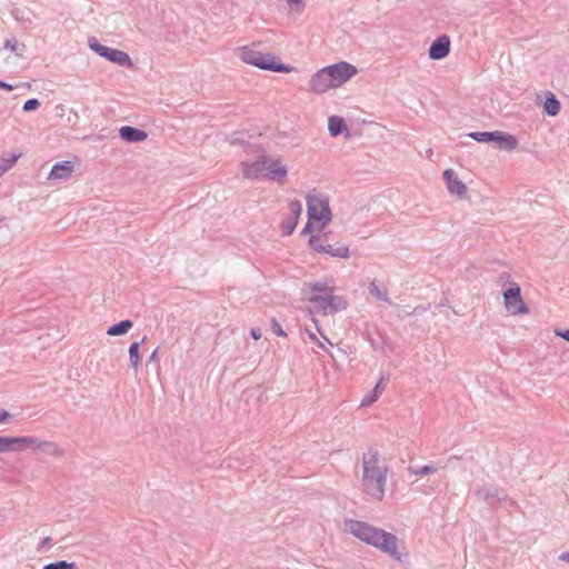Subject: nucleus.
<instances>
[{"mask_svg":"<svg viewBox=\"0 0 569 569\" xmlns=\"http://www.w3.org/2000/svg\"><path fill=\"white\" fill-rule=\"evenodd\" d=\"M362 486L365 492L372 498L382 500L387 482L388 467L379 460L377 449L370 448L362 458Z\"/></svg>","mask_w":569,"mask_h":569,"instance_id":"1","label":"nucleus"},{"mask_svg":"<svg viewBox=\"0 0 569 569\" xmlns=\"http://www.w3.org/2000/svg\"><path fill=\"white\" fill-rule=\"evenodd\" d=\"M307 214L309 220L318 223L317 229L322 230L332 220V212L327 197L307 196Z\"/></svg>","mask_w":569,"mask_h":569,"instance_id":"2","label":"nucleus"},{"mask_svg":"<svg viewBox=\"0 0 569 569\" xmlns=\"http://www.w3.org/2000/svg\"><path fill=\"white\" fill-rule=\"evenodd\" d=\"M469 138L481 143H491L500 150L511 151L516 149L518 141L511 133L503 131H472Z\"/></svg>","mask_w":569,"mask_h":569,"instance_id":"3","label":"nucleus"},{"mask_svg":"<svg viewBox=\"0 0 569 569\" xmlns=\"http://www.w3.org/2000/svg\"><path fill=\"white\" fill-rule=\"evenodd\" d=\"M367 545L378 548L396 560H401V553L398 550V538L381 528L372 527Z\"/></svg>","mask_w":569,"mask_h":569,"instance_id":"4","label":"nucleus"},{"mask_svg":"<svg viewBox=\"0 0 569 569\" xmlns=\"http://www.w3.org/2000/svg\"><path fill=\"white\" fill-rule=\"evenodd\" d=\"M88 46L93 52H96L98 56L107 59L110 62H113L124 68H133V62L127 52L103 46L99 42V40L96 37H90L88 39Z\"/></svg>","mask_w":569,"mask_h":569,"instance_id":"5","label":"nucleus"},{"mask_svg":"<svg viewBox=\"0 0 569 569\" xmlns=\"http://www.w3.org/2000/svg\"><path fill=\"white\" fill-rule=\"evenodd\" d=\"M331 287L323 281H315L305 283L301 293L318 311H323Z\"/></svg>","mask_w":569,"mask_h":569,"instance_id":"6","label":"nucleus"},{"mask_svg":"<svg viewBox=\"0 0 569 569\" xmlns=\"http://www.w3.org/2000/svg\"><path fill=\"white\" fill-rule=\"evenodd\" d=\"M503 303L507 312L512 316L527 315L530 312L529 307L523 301L521 289L518 283H511L502 291Z\"/></svg>","mask_w":569,"mask_h":569,"instance_id":"7","label":"nucleus"},{"mask_svg":"<svg viewBox=\"0 0 569 569\" xmlns=\"http://www.w3.org/2000/svg\"><path fill=\"white\" fill-rule=\"evenodd\" d=\"M323 70L333 88L342 86L358 73V69L347 61L329 64Z\"/></svg>","mask_w":569,"mask_h":569,"instance_id":"8","label":"nucleus"},{"mask_svg":"<svg viewBox=\"0 0 569 569\" xmlns=\"http://www.w3.org/2000/svg\"><path fill=\"white\" fill-rule=\"evenodd\" d=\"M270 161V157L261 154L257 160L252 162H242V174L246 179H266V164Z\"/></svg>","mask_w":569,"mask_h":569,"instance_id":"9","label":"nucleus"},{"mask_svg":"<svg viewBox=\"0 0 569 569\" xmlns=\"http://www.w3.org/2000/svg\"><path fill=\"white\" fill-rule=\"evenodd\" d=\"M290 216L282 220L280 223V229L282 231V236H291L295 231L299 218L302 213V204L298 199L291 200L289 202Z\"/></svg>","mask_w":569,"mask_h":569,"instance_id":"10","label":"nucleus"},{"mask_svg":"<svg viewBox=\"0 0 569 569\" xmlns=\"http://www.w3.org/2000/svg\"><path fill=\"white\" fill-rule=\"evenodd\" d=\"M451 41L448 34L437 37L430 44L428 54L431 60H441L450 53Z\"/></svg>","mask_w":569,"mask_h":569,"instance_id":"11","label":"nucleus"},{"mask_svg":"<svg viewBox=\"0 0 569 569\" xmlns=\"http://www.w3.org/2000/svg\"><path fill=\"white\" fill-rule=\"evenodd\" d=\"M442 178L450 194H457L460 199L467 194V186L457 177L452 169H446Z\"/></svg>","mask_w":569,"mask_h":569,"instance_id":"12","label":"nucleus"},{"mask_svg":"<svg viewBox=\"0 0 569 569\" xmlns=\"http://www.w3.org/2000/svg\"><path fill=\"white\" fill-rule=\"evenodd\" d=\"M345 530L351 535H353L359 540L367 543L372 526H370L366 521L355 520V519H346Z\"/></svg>","mask_w":569,"mask_h":569,"instance_id":"13","label":"nucleus"},{"mask_svg":"<svg viewBox=\"0 0 569 569\" xmlns=\"http://www.w3.org/2000/svg\"><path fill=\"white\" fill-rule=\"evenodd\" d=\"M310 91L320 94L327 92L333 86L329 81V77L325 72L323 68L312 74L309 81Z\"/></svg>","mask_w":569,"mask_h":569,"instance_id":"14","label":"nucleus"},{"mask_svg":"<svg viewBox=\"0 0 569 569\" xmlns=\"http://www.w3.org/2000/svg\"><path fill=\"white\" fill-rule=\"evenodd\" d=\"M266 179L276 181L280 184L284 183L288 170L286 166H282L277 160H272L266 164Z\"/></svg>","mask_w":569,"mask_h":569,"instance_id":"15","label":"nucleus"},{"mask_svg":"<svg viewBox=\"0 0 569 569\" xmlns=\"http://www.w3.org/2000/svg\"><path fill=\"white\" fill-rule=\"evenodd\" d=\"M266 179L276 181L280 184L284 183L288 170L286 166H282L277 160H272L266 164Z\"/></svg>","mask_w":569,"mask_h":569,"instance_id":"16","label":"nucleus"},{"mask_svg":"<svg viewBox=\"0 0 569 569\" xmlns=\"http://www.w3.org/2000/svg\"><path fill=\"white\" fill-rule=\"evenodd\" d=\"M266 179L276 181L280 184L284 183L288 170L286 166H282L277 160H272L266 164Z\"/></svg>","mask_w":569,"mask_h":569,"instance_id":"17","label":"nucleus"},{"mask_svg":"<svg viewBox=\"0 0 569 569\" xmlns=\"http://www.w3.org/2000/svg\"><path fill=\"white\" fill-rule=\"evenodd\" d=\"M119 137L126 142L137 143L144 141L148 138V132L137 127L122 126L119 129Z\"/></svg>","mask_w":569,"mask_h":569,"instance_id":"18","label":"nucleus"},{"mask_svg":"<svg viewBox=\"0 0 569 569\" xmlns=\"http://www.w3.org/2000/svg\"><path fill=\"white\" fill-rule=\"evenodd\" d=\"M74 166L71 161L64 160L53 164L48 174V180H66L71 177Z\"/></svg>","mask_w":569,"mask_h":569,"instance_id":"19","label":"nucleus"},{"mask_svg":"<svg viewBox=\"0 0 569 569\" xmlns=\"http://www.w3.org/2000/svg\"><path fill=\"white\" fill-rule=\"evenodd\" d=\"M390 380V373H383L381 375L380 379L378 380L375 388L366 395L361 400V406H370L373 402H376L381 393L383 392L385 388L387 387L388 382Z\"/></svg>","mask_w":569,"mask_h":569,"instance_id":"20","label":"nucleus"},{"mask_svg":"<svg viewBox=\"0 0 569 569\" xmlns=\"http://www.w3.org/2000/svg\"><path fill=\"white\" fill-rule=\"evenodd\" d=\"M328 130L331 137L345 134L347 139L351 137L346 120L340 116H331L328 120Z\"/></svg>","mask_w":569,"mask_h":569,"instance_id":"21","label":"nucleus"},{"mask_svg":"<svg viewBox=\"0 0 569 569\" xmlns=\"http://www.w3.org/2000/svg\"><path fill=\"white\" fill-rule=\"evenodd\" d=\"M333 291H335V287H331V291L329 292V296L327 299L328 301L326 302L325 310L322 311L325 315H328V313L332 315L335 312L342 311V310L347 309V307H348L347 300L341 296H335Z\"/></svg>","mask_w":569,"mask_h":569,"instance_id":"22","label":"nucleus"},{"mask_svg":"<svg viewBox=\"0 0 569 569\" xmlns=\"http://www.w3.org/2000/svg\"><path fill=\"white\" fill-rule=\"evenodd\" d=\"M561 109V103L555 93L547 91L542 103V112L548 117H556Z\"/></svg>","mask_w":569,"mask_h":569,"instance_id":"23","label":"nucleus"},{"mask_svg":"<svg viewBox=\"0 0 569 569\" xmlns=\"http://www.w3.org/2000/svg\"><path fill=\"white\" fill-rule=\"evenodd\" d=\"M26 447L27 449L31 448L33 450H39L48 453L57 452V446L54 442L40 440L37 437H26Z\"/></svg>","mask_w":569,"mask_h":569,"instance_id":"24","label":"nucleus"},{"mask_svg":"<svg viewBox=\"0 0 569 569\" xmlns=\"http://www.w3.org/2000/svg\"><path fill=\"white\" fill-rule=\"evenodd\" d=\"M240 59L250 66L256 67L259 61V58L262 57V52L252 49L250 46H243L239 48Z\"/></svg>","mask_w":569,"mask_h":569,"instance_id":"25","label":"nucleus"},{"mask_svg":"<svg viewBox=\"0 0 569 569\" xmlns=\"http://www.w3.org/2000/svg\"><path fill=\"white\" fill-rule=\"evenodd\" d=\"M366 339L370 343V346L372 347L373 350L386 352V346H387L388 339L385 335L377 331V333L375 336L370 331H367Z\"/></svg>","mask_w":569,"mask_h":569,"instance_id":"26","label":"nucleus"},{"mask_svg":"<svg viewBox=\"0 0 569 569\" xmlns=\"http://www.w3.org/2000/svg\"><path fill=\"white\" fill-rule=\"evenodd\" d=\"M133 327V322L130 319L121 320L117 323L111 325L107 329V335L111 337L123 336Z\"/></svg>","mask_w":569,"mask_h":569,"instance_id":"27","label":"nucleus"},{"mask_svg":"<svg viewBox=\"0 0 569 569\" xmlns=\"http://www.w3.org/2000/svg\"><path fill=\"white\" fill-rule=\"evenodd\" d=\"M147 340V337L144 336L140 341H134L130 345L129 347V360H130V365L137 369L140 361H141V357H140V346L143 345Z\"/></svg>","mask_w":569,"mask_h":569,"instance_id":"28","label":"nucleus"},{"mask_svg":"<svg viewBox=\"0 0 569 569\" xmlns=\"http://www.w3.org/2000/svg\"><path fill=\"white\" fill-rule=\"evenodd\" d=\"M326 249H329V251H323L322 253H327L335 258H343L348 259L350 257V250L349 247L342 244L337 248H333L331 244H326Z\"/></svg>","mask_w":569,"mask_h":569,"instance_id":"29","label":"nucleus"},{"mask_svg":"<svg viewBox=\"0 0 569 569\" xmlns=\"http://www.w3.org/2000/svg\"><path fill=\"white\" fill-rule=\"evenodd\" d=\"M322 239H327V233L323 236L318 234H311L308 244L312 250H315L318 253H322L323 251H329V249H326V244L322 242Z\"/></svg>","mask_w":569,"mask_h":569,"instance_id":"30","label":"nucleus"},{"mask_svg":"<svg viewBox=\"0 0 569 569\" xmlns=\"http://www.w3.org/2000/svg\"><path fill=\"white\" fill-rule=\"evenodd\" d=\"M274 58H276V56L272 53H262V57L259 58V61L256 64V68H259V69L266 70V71H271Z\"/></svg>","mask_w":569,"mask_h":569,"instance_id":"31","label":"nucleus"},{"mask_svg":"<svg viewBox=\"0 0 569 569\" xmlns=\"http://www.w3.org/2000/svg\"><path fill=\"white\" fill-rule=\"evenodd\" d=\"M42 569H79L78 565L73 561L58 560L54 562L47 563Z\"/></svg>","mask_w":569,"mask_h":569,"instance_id":"32","label":"nucleus"},{"mask_svg":"<svg viewBox=\"0 0 569 569\" xmlns=\"http://www.w3.org/2000/svg\"><path fill=\"white\" fill-rule=\"evenodd\" d=\"M369 292H370V295L376 297L378 300L391 303V300L389 299L387 291H382L379 288V286L376 283V281L370 282Z\"/></svg>","mask_w":569,"mask_h":569,"instance_id":"33","label":"nucleus"},{"mask_svg":"<svg viewBox=\"0 0 569 569\" xmlns=\"http://www.w3.org/2000/svg\"><path fill=\"white\" fill-rule=\"evenodd\" d=\"M19 154H10L8 158H1L0 161V176L7 172L9 169L13 167V164L18 161Z\"/></svg>","mask_w":569,"mask_h":569,"instance_id":"34","label":"nucleus"},{"mask_svg":"<svg viewBox=\"0 0 569 569\" xmlns=\"http://www.w3.org/2000/svg\"><path fill=\"white\" fill-rule=\"evenodd\" d=\"M10 442V452L12 451H23L27 450L26 447V437H9Z\"/></svg>","mask_w":569,"mask_h":569,"instance_id":"35","label":"nucleus"},{"mask_svg":"<svg viewBox=\"0 0 569 569\" xmlns=\"http://www.w3.org/2000/svg\"><path fill=\"white\" fill-rule=\"evenodd\" d=\"M4 48L10 49L12 52H16L18 56H22V51L24 50V44L19 46L16 38L7 39L4 42Z\"/></svg>","mask_w":569,"mask_h":569,"instance_id":"36","label":"nucleus"},{"mask_svg":"<svg viewBox=\"0 0 569 569\" xmlns=\"http://www.w3.org/2000/svg\"><path fill=\"white\" fill-rule=\"evenodd\" d=\"M409 472L416 476H427L437 471L432 466H422L420 468L409 467Z\"/></svg>","mask_w":569,"mask_h":569,"instance_id":"37","label":"nucleus"},{"mask_svg":"<svg viewBox=\"0 0 569 569\" xmlns=\"http://www.w3.org/2000/svg\"><path fill=\"white\" fill-rule=\"evenodd\" d=\"M292 70H293V67L279 61L277 59V57L274 58V61H273V64H272V69H271L272 72H283V73H287V72H290Z\"/></svg>","mask_w":569,"mask_h":569,"instance_id":"38","label":"nucleus"},{"mask_svg":"<svg viewBox=\"0 0 569 569\" xmlns=\"http://www.w3.org/2000/svg\"><path fill=\"white\" fill-rule=\"evenodd\" d=\"M243 132L234 133L230 139V144L232 146H241V147H252L244 138Z\"/></svg>","mask_w":569,"mask_h":569,"instance_id":"39","label":"nucleus"},{"mask_svg":"<svg viewBox=\"0 0 569 569\" xmlns=\"http://www.w3.org/2000/svg\"><path fill=\"white\" fill-rule=\"evenodd\" d=\"M41 103L38 99L36 98H31V99H28L24 103H23V107H22V110L24 112H31V111H36L40 108Z\"/></svg>","mask_w":569,"mask_h":569,"instance_id":"40","label":"nucleus"},{"mask_svg":"<svg viewBox=\"0 0 569 569\" xmlns=\"http://www.w3.org/2000/svg\"><path fill=\"white\" fill-rule=\"evenodd\" d=\"M272 332L278 337H287V333L282 329L281 325L277 321L276 318H272L270 321Z\"/></svg>","mask_w":569,"mask_h":569,"instance_id":"41","label":"nucleus"},{"mask_svg":"<svg viewBox=\"0 0 569 569\" xmlns=\"http://www.w3.org/2000/svg\"><path fill=\"white\" fill-rule=\"evenodd\" d=\"M497 283L505 287L506 284L511 286V283H515V282L510 280V273L507 271H503L498 274Z\"/></svg>","mask_w":569,"mask_h":569,"instance_id":"42","label":"nucleus"},{"mask_svg":"<svg viewBox=\"0 0 569 569\" xmlns=\"http://www.w3.org/2000/svg\"><path fill=\"white\" fill-rule=\"evenodd\" d=\"M10 452L9 436H0V453Z\"/></svg>","mask_w":569,"mask_h":569,"instance_id":"43","label":"nucleus"},{"mask_svg":"<svg viewBox=\"0 0 569 569\" xmlns=\"http://www.w3.org/2000/svg\"><path fill=\"white\" fill-rule=\"evenodd\" d=\"M286 1L297 12H301L305 9V3L302 0H286Z\"/></svg>","mask_w":569,"mask_h":569,"instance_id":"44","label":"nucleus"},{"mask_svg":"<svg viewBox=\"0 0 569 569\" xmlns=\"http://www.w3.org/2000/svg\"><path fill=\"white\" fill-rule=\"evenodd\" d=\"M485 499L486 500L496 499V500L500 501V500H503L505 497H500L497 490H495V491L487 490L485 492Z\"/></svg>","mask_w":569,"mask_h":569,"instance_id":"45","label":"nucleus"},{"mask_svg":"<svg viewBox=\"0 0 569 569\" xmlns=\"http://www.w3.org/2000/svg\"><path fill=\"white\" fill-rule=\"evenodd\" d=\"M315 229V226H313V220H309L306 222V224L303 226L302 230H301V236H306V234H309L313 231Z\"/></svg>","mask_w":569,"mask_h":569,"instance_id":"46","label":"nucleus"},{"mask_svg":"<svg viewBox=\"0 0 569 569\" xmlns=\"http://www.w3.org/2000/svg\"><path fill=\"white\" fill-rule=\"evenodd\" d=\"M11 418V415L9 411L1 409L0 410V423L7 422Z\"/></svg>","mask_w":569,"mask_h":569,"instance_id":"47","label":"nucleus"},{"mask_svg":"<svg viewBox=\"0 0 569 569\" xmlns=\"http://www.w3.org/2000/svg\"><path fill=\"white\" fill-rule=\"evenodd\" d=\"M250 336L253 340H259L261 338V330L260 328H251L250 329Z\"/></svg>","mask_w":569,"mask_h":569,"instance_id":"48","label":"nucleus"},{"mask_svg":"<svg viewBox=\"0 0 569 569\" xmlns=\"http://www.w3.org/2000/svg\"><path fill=\"white\" fill-rule=\"evenodd\" d=\"M16 88H17V86L0 80V89L7 90V91H12Z\"/></svg>","mask_w":569,"mask_h":569,"instance_id":"49","label":"nucleus"},{"mask_svg":"<svg viewBox=\"0 0 569 569\" xmlns=\"http://www.w3.org/2000/svg\"><path fill=\"white\" fill-rule=\"evenodd\" d=\"M51 542H52V539L50 537L43 538L40 546L38 547V550H40L42 547L50 546Z\"/></svg>","mask_w":569,"mask_h":569,"instance_id":"50","label":"nucleus"},{"mask_svg":"<svg viewBox=\"0 0 569 569\" xmlns=\"http://www.w3.org/2000/svg\"><path fill=\"white\" fill-rule=\"evenodd\" d=\"M559 560L565 561V562H569V551H565V552L560 553L559 555Z\"/></svg>","mask_w":569,"mask_h":569,"instance_id":"51","label":"nucleus"},{"mask_svg":"<svg viewBox=\"0 0 569 569\" xmlns=\"http://www.w3.org/2000/svg\"><path fill=\"white\" fill-rule=\"evenodd\" d=\"M158 351H159V348L154 349L149 358V361H154L158 357Z\"/></svg>","mask_w":569,"mask_h":569,"instance_id":"52","label":"nucleus"},{"mask_svg":"<svg viewBox=\"0 0 569 569\" xmlns=\"http://www.w3.org/2000/svg\"><path fill=\"white\" fill-rule=\"evenodd\" d=\"M310 339L317 341L321 348H325V346L318 340L317 336L313 332H309Z\"/></svg>","mask_w":569,"mask_h":569,"instance_id":"53","label":"nucleus"},{"mask_svg":"<svg viewBox=\"0 0 569 569\" xmlns=\"http://www.w3.org/2000/svg\"><path fill=\"white\" fill-rule=\"evenodd\" d=\"M538 100H540V96L536 94V102H538Z\"/></svg>","mask_w":569,"mask_h":569,"instance_id":"54","label":"nucleus"}]
</instances>
